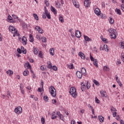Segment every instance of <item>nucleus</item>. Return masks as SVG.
<instances>
[{"mask_svg": "<svg viewBox=\"0 0 124 124\" xmlns=\"http://www.w3.org/2000/svg\"><path fill=\"white\" fill-rule=\"evenodd\" d=\"M9 31H11L12 33H15L17 36H20V34L17 32V29L15 27L10 25L9 27Z\"/></svg>", "mask_w": 124, "mask_h": 124, "instance_id": "f257e3e1", "label": "nucleus"}, {"mask_svg": "<svg viewBox=\"0 0 124 124\" xmlns=\"http://www.w3.org/2000/svg\"><path fill=\"white\" fill-rule=\"evenodd\" d=\"M69 93L70 94L72 95L73 97H77V93L76 92V88H75V87H71L70 89Z\"/></svg>", "mask_w": 124, "mask_h": 124, "instance_id": "f03ea898", "label": "nucleus"}, {"mask_svg": "<svg viewBox=\"0 0 124 124\" xmlns=\"http://www.w3.org/2000/svg\"><path fill=\"white\" fill-rule=\"evenodd\" d=\"M46 17L47 19H51L50 13L48 12V10H47V9L46 8L45 13H43V19H46Z\"/></svg>", "mask_w": 124, "mask_h": 124, "instance_id": "7ed1b4c3", "label": "nucleus"}, {"mask_svg": "<svg viewBox=\"0 0 124 124\" xmlns=\"http://www.w3.org/2000/svg\"><path fill=\"white\" fill-rule=\"evenodd\" d=\"M49 92L53 97H55L57 95V92H56V89L53 86H51L49 88Z\"/></svg>", "mask_w": 124, "mask_h": 124, "instance_id": "20e7f679", "label": "nucleus"}, {"mask_svg": "<svg viewBox=\"0 0 124 124\" xmlns=\"http://www.w3.org/2000/svg\"><path fill=\"white\" fill-rule=\"evenodd\" d=\"M15 112L16 114H21L22 113V108L21 107H18L15 109Z\"/></svg>", "mask_w": 124, "mask_h": 124, "instance_id": "39448f33", "label": "nucleus"}, {"mask_svg": "<svg viewBox=\"0 0 124 124\" xmlns=\"http://www.w3.org/2000/svg\"><path fill=\"white\" fill-rule=\"evenodd\" d=\"M76 75L78 78L79 79H82V77H83V74H82L81 72L79 71H77Z\"/></svg>", "mask_w": 124, "mask_h": 124, "instance_id": "423d86ee", "label": "nucleus"}, {"mask_svg": "<svg viewBox=\"0 0 124 124\" xmlns=\"http://www.w3.org/2000/svg\"><path fill=\"white\" fill-rule=\"evenodd\" d=\"M108 31L109 33H118L117 30H116V29H114L113 28L108 29Z\"/></svg>", "mask_w": 124, "mask_h": 124, "instance_id": "0eeeda50", "label": "nucleus"}, {"mask_svg": "<svg viewBox=\"0 0 124 124\" xmlns=\"http://www.w3.org/2000/svg\"><path fill=\"white\" fill-rule=\"evenodd\" d=\"M75 35L76 36V37H77L78 38H80L81 37V31L77 30L76 31V32H75Z\"/></svg>", "mask_w": 124, "mask_h": 124, "instance_id": "6e6552de", "label": "nucleus"}, {"mask_svg": "<svg viewBox=\"0 0 124 124\" xmlns=\"http://www.w3.org/2000/svg\"><path fill=\"white\" fill-rule=\"evenodd\" d=\"M78 56L79 57H80L81 59H82V60H85V59H86V56L81 51L78 53Z\"/></svg>", "mask_w": 124, "mask_h": 124, "instance_id": "1a4fd4ad", "label": "nucleus"}, {"mask_svg": "<svg viewBox=\"0 0 124 124\" xmlns=\"http://www.w3.org/2000/svg\"><path fill=\"white\" fill-rule=\"evenodd\" d=\"M73 3L74 6H75V7H76L77 8H79V7H80L79 3H78L77 1H76L75 0H73Z\"/></svg>", "mask_w": 124, "mask_h": 124, "instance_id": "9d476101", "label": "nucleus"}, {"mask_svg": "<svg viewBox=\"0 0 124 124\" xmlns=\"http://www.w3.org/2000/svg\"><path fill=\"white\" fill-rule=\"evenodd\" d=\"M90 0H85L84 1V6H85V7H90Z\"/></svg>", "mask_w": 124, "mask_h": 124, "instance_id": "9b49d317", "label": "nucleus"}, {"mask_svg": "<svg viewBox=\"0 0 124 124\" xmlns=\"http://www.w3.org/2000/svg\"><path fill=\"white\" fill-rule=\"evenodd\" d=\"M51 11L54 13L55 15H57V10L55 9L53 6H51L50 7Z\"/></svg>", "mask_w": 124, "mask_h": 124, "instance_id": "f8f14e48", "label": "nucleus"}, {"mask_svg": "<svg viewBox=\"0 0 124 124\" xmlns=\"http://www.w3.org/2000/svg\"><path fill=\"white\" fill-rule=\"evenodd\" d=\"M22 41L23 45H27V38L26 37L23 36L22 37Z\"/></svg>", "mask_w": 124, "mask_h": 124, "instance_id": "ddd939ff", "label": "nucleus"}, {"mask_svg": "<svg viewBox=\"0 0 124 124\" xmlns=\"http://www.w3.org/2000/svg\"><path fill=\"white\" fill-rule=\"evenodd\" d=\"M100 93L102 97H107V95H106V92L103 91V90H101L100 91Z\"/></svg>", "mask_w": 124, "mask_h": 124, "instance_id": "4468645a", "label": "nucleus"}, {"mask_svg": "<svg viewBox=\"0 0 124 124\" xmlns=\"http://www.w3.org/2000/svg\"><path fill=\"white\" fill-rule=\"evenodd\" d=\"M80 72L82 73V75L85 76V75H86V73H87V71H86V68L82 67L81 69Z\"/></svg>", "mask_w": 124, "mask_h": 124, "instance_id": "2eb2a0df", "label": "nucleus"}, {"mask_svg": "<svg viewBox=\"0 0 124 124\" xmlns=\"http://www.w3.org/2000/svg\"><path fill=\"white\" fill-rule=\"evenodd\" d=\"M94 13L98 16L100 15V10H99L98 8H96L94 10Z\"/></svg>", "mask_w": 124, "mask_h": 124, "instance_id": "dca6fc26", "label": "nucleus"}, {"mask_svg": "<svg viewBox=\"0 0 124 124\" xmlns=\"http://www.w3.org/2000/svg\"><path fill=\"white\" fill-rule=\"evenodd\" d=\"M25 68L27 67L28 69H31V64L28 62V63H26L24 65Z\"/></svg>", "mask_w": 124, "mask_h": 124, "instance_id": "f3484780", "label": "nucleus"}, {"mask_svg": "<svg viewBox=\"0 0 124 124\" xmlns=\"http://www.w3.org/2000/svg\"><path fill=\"white\" fill-rule=\"evenodd\" d=\"M81 90L82 92H84L86 90V85L84 84V82L81 83Z\"/></svg>", "mask_w": 124, "mask_h": 124, "instance_id": "a211bd4d", "label": "nucleus"}, {"mask_svg": "<svg viewBox=\"0 0 124 124\" xmlns=\"http://www.w3.org/2000/svg\"><path fill=\"white\" fill-rule=\"evenodd\" d=\"M29 41L31 43H32V42H33V41H34V39H33V36H32V35H31V34H30Z\"/></svg>", "mask_w": 124, "mask_h": 124, "instance_id": "6ab92c4d", "label": "nucleus"}, {"mask_svg": "<svg viewBox=\"0 0 124 124\" xmlns=\"http://www.w3.org/2000/svg\"><path fill=\"white\" fill-rule=\"evenodd\" d=\"M84 37L85 41H92V39L90 38L88 36L84 35Z\"/></svg>", "mask_w": 124, "mask_h": 124, "instance_id": "aec40b11", "label": "nucleus"}, {"mask_svg": "<svg viewBox=\"0 0 124 124\" xmlns=\"http://www.w3.org/2000/svg\"><path fill=\"white\" fill-rule=\"evenodd\" d=\"M38 51H39V50L38 49V48H37V47L33 48V53L34 55H37Z\"/></svg>", "mask_w": 124, "mask_h": 124, "instance_id": "412c9836", "label": "nucleus"}, {"mask_svg": "<svg viewBox=\"0 0 124 124\" xmlns=\"http://www.w3.org/2000/svg\"><path fill=\"white\" fill-rule=\"evenodd\" d=\"M117 34H118V33H112L110 34V36L111 38H113V39H116V38H117V37L116 36Z\"/></svg>", "mask_w": 124, "mask_h": 124, "instance_id": "4be33fe9", "label": "nucleus"}, {"mask_svg": "<svg viewBox=\"0 0 124 124\" xmlns=\"http://www.w3.org/2000/svg\"><path fill=\"white\" fill-rule=\"evenodd\" d=\"M99 120L100 122V123H103L104 121V117L102 116H98Z\"/></svg>", "mask_w": 124, "mask_h": 124, "instance_id": "5701e85b", "label": "nucleus"}, {"mask_svg": "<svg viewBox=\"0 0 124 124\" xmlns=\"http://www.w3.org/2000/svg\"><path fill=\"white\" fill-rule=\"evenodd\" d=\"M115 12H116L117 14H118V15H121L122 12H121V10L118 8L115 9Z\"/></svg>", "mask_w": 124, "mask_h": 124, "instance_id": "b1692460", "label": "nucleus"}, {"mask_svg": "<svg viewBox=\"0 0 124 124\" xmlns=\"http://www.w3.org/2000/svg\"><path fill=\"white\" fill-rule=\"evenodd\" d=\"M29 73H30V72H29V71H28V70H25L23 72V75H24V76H28V75H29Z\"/></svg>", "mask_w": 124, "mask_h": 124, "instance_id": "393cba45", "label": "nucleus"}, {"mask_svg": "<svg viewBox=\"0 0 124 124\" xmlns=\"http://www.w3.org/2000/svg\"><path fill=\"white\" fill-rule=\"evenodd\" d=\"M55 51V50L54 49V48H51L49 50V53L51 56H54V53L53 52Z\"/></svg>", "mask_w": 124, "mask_h": 124, "instance_id": "a878e982", "label": "nucleus"}, {"mask_svg": "<svg viewBox=\"0 0 124 124\" xmlns=\"http://www.w3.org/2000/svg\"><path fill=\"white\" fill-rule=\"evenodd\" d=\"M47 68H49V69H51V68H52V63L51 62H47Z\"/></svg>", "mask_w": 124, "mask_h": 124, "instance_id": "bb28decb", "label": "nucleus"}, {"mask_svg": "<svg viewBox=\"0 0 124 124\" xmlns=\"http://www.w3.org/2000/svg\"><path fill=\"white\" fill-rule=\"evenodd\" d=\"M6 73L9 75V76H11L13 74V71H11V70H9L6 72Z\"/></svg>", "mask_w": 124, "mask_h": 124, "instance_id": "cd10ccee", "label": "nucleus"}, {"mask_svg": "<svg viewBox=\"0 0 124 124\" xmlns=\"http://www.w3.org/2000/svg\"><path fill=\"white\" fill-rule=\"evenodd\" d=\"M93 62V64L96 66V67H98V65H97V59H94Z\"/></svg>", "mask_w": 124, "mask_h": 124, "instance_id": "c85d7f7f", "label": "nucleus"}, {"mask_svg": "<svg viewBox=\"0 0 124 124\" xmlns=\"http://www.w3.org/2000/svg\"><path fill=\"white\" fill-rule=\"evenodd\" d=\"M33 16L35 18V19L37 20V21H38L39 20V18H38V16H37V14H33Z\"/></svg>", "mask_w": 124, "mask_h": 124, "instance_id": "c756f323", "label": "nucleus"}, {"mask_svg": "<svg viewBox=\"0 0 124 124\" xmlns=\"http://www.w3.org/2000/svg\"><path fill=\"white\" fill-rule=\"evenodd\" d=\"M94 84H95V85H96V86H99L100 85V84H99V82H98V81H97L96 80L94 79L93 81Z\"/></svg>", "mask_w": 124, "mask_h": 124, "instance_id": "7c9ffc66", "label": "nucleus"}, {"mask_svg": "<svg viewBox=\"0 0 124 124\" xmlns=\"http://www.w3.org/2000/svg\"><path fill=\"white\" fill-rule=\"evenodd\" d=\"M59 19L61 23H63V22H64V20L63 19V17L62 16H59Z\"/></svg>", "mask_w": 124, "mask_h": 124, "instance_id": "2f4dec72", "label": "nucleus"}, {"mask_svg": "<svg viewBox=\"0 0 124 124\" xmlns=\"http://www.w3.org/2000/svg\"><path fill=\"white\" fill-rule=\"evenodd\" d=\"M8 18L10 21V23H13V18L10 16H8Z\"/></svg>", "mask_w": 124, "mask_h": 124, "instance_id": "473e14b6", "label": "nucleus"}, {"mask_svg": "<svg viewBox=\"0 0 124 124\" xmlns=\"http://www.w3.org/2000/svg\"><path fill=\"white\" fill-rule=\"evenodd\" d=\"M104 71H109V67L105 66L103 68Z\"/></svg>", "mask_w": 124, "mask_h": 124, "instance_id": "72a5a7b5", "label": "nucleus"}, {"mask_svg": "<svg viewBox=\"0 0 124 124\" xmlns=\"http://www.w3.org/2000/svg\"><path fill=\"white\" fill-rule=\"evenodd\" d=\"M38 56L39 57V58L43 59V54H42V51H39Z\"/></svg>", "mask_w": 124, "mask_h": 124, "instance_id": "f704fd0d", "label": "nucleus"}, {"mask_svg": "<svg viewBox=\"0 0 124 124\" xmlns=\"http://www.w3.org/2000/svg\"><path fill=\"white\" fill-rule=\"evenodd\" d=\"M58 117H60V120L63 121V122H64V120H63V115H62V114L60 113V115H58Z\"/></svg>", "mask_w": 124, "mask_h": 124, "instance_id": "c9c22d12", "label": "nucleus"}, {"mask_svg": "<svg viewBox=\"0 0 124 124\" xmlns=\"http://www.w3.org/2000/svg\"><path fill=\"white\" fill-rule=\"evenodd\" d=\"M47 39L45 37H42V42H44L45 43L46 42Z\"/></svg>", "mask_w": 124, "mask_h": 124, "instance_id": "e433bc0d", "label": "nucleus"}, {"mask_svg": "<svg viewBox=\"0 0 124 124\" xmlns=\"http://www.w3.org/2000/svg\"><path fill=\"white\" fill-rule=\"evenodd\" d=\"M104 48L105 51H107V52H108V51H109V49H108V46H107V45H104Z\"/></svg>", "mask_w": 124, "mask_h": 124, "instance_id": "4c0bfd02", "label": "nucleus"}, {"mask_svg": "<svg viewBox=\"0 0 124 124\" xmlns=\"http://www.w3.org/2000/svg\"><path fill=\"white\" fill-rule=\"evenodd\" d=\"M109 23L111 24V25H113V24H114V19H113L112 17H110Z\"/></svg>", "mask_w": 124, "mask_h": 124, "instance_id": "58836bf2", "label": "nucleus"}, {"mask_svg": "<svg viewBox=\"0 0 124 124\" xmlns=\"http://www.w3.org/2000/svg\"><path fill=\"white\" fill-rule=\"evenodd\" d=\"M95 101L96 103L99 104L100 102V101H99V99L97 98V97H95Z\"/></svg>", "mask_w": 124, "mask_h": 124, "instance_id": "ea45409f", "label": "nucleus"}, {"mask_svg": "<svg viewBox=\"0 0 124 124\" xmlns=\"http://www.w3.org/2000/svg\"><path fill=\"white\" fill-rule=\"evenodd\" d=\"M38 31H39V33H43V32H44L43 30H42L41 28H40V29L38 30Z\"/></svg>", "mask_w": 124, "mask_h": 124, "instance_id": "a19ab883", "label": "nucleus"}, {"mask_svg": "<svg viewBox=\"0 0 124 124\" xmlns=\"http://www.w3.org/2000/svg\"><path fill=\"white\" fill-rule=\"evenodd\" d=\"M44 100H45V101L47 102L49 100V98L47 97V95H46L44 97Z\"/></svg>", "mask_w": 124, "mask_h": 124, "instance_id": "79ce46f5", "label": "nucleus"}, {"mask_svg": "<svg viewBox=\"0 0 124 124\" xmlns=\"http://www.w3.org/2000/svg\"><path fill=\"white\" fill-rule=\"evenodd\" d=\"M41 123L42 124H45V119L42 117L41 119Z\"/></svg>", "mask_w": 124, "mask_h": 124, "instance_id": "37998d69", "label": "nucleus"}, {"mask_svg": "<svg viewBox=\"0 0 124 124\" xmlns=\"http://www.w3.org/2000/svg\"><path fill=\"white\" fill-rule=\"evenodd\" d=\"M102 41H103V42H104V43H107V39L106 38H104L103 37H101Z\"/></svg>", "mask_w": 124, "mask_h": 124, "instance_id": "c03bdc74", "label": "nucleus"}, {"mask_svg": "<svg viewBox=\"0 0 124 124\" xmlns=\"http://www.w3.org/2000/svg\"><path fill=\"white\" fill-rule=\"evenodd\" d=\"M68 67L70 69H73V68H74V66L73 65V64H71L68 66Z\"/></svg>", "mask_w": 124, "mask_h": 124, "instance_id": "a18cd8bd", "label": "nucleus"}, {"mask_svg": "<svg viewBox=\"0 0 124 124\" xmlns=\"http://www.w3.org/2000/svg\"><path fill=\"white\" fill-rule=\"evenodd\" d=\"M121 60L124 62V53L121 54Z\"/></svg>", "mask_w": 124, "mask_h": 124, "instance_id": "49530a36", "label": "nucleus"}, {"mask_svg": "<svg viewBox=\"0 0 124 124\" xmlns=\"http://www.w3.org/2000/svg\"><path fill=\"white\" fill-rule=\"evenodd\" d=\"M45 3L46 5V6H49V5H50V3H49V2L46 0H45Z\"/></svg>", "mask_w": 124, "mask_h": 124, "instance_id": "de8ad7c7", "label": "nucleus"}, {"mask_svg": "<svg viewBox=\"0 0 124 124\" xmlns=\"http://www.w3.org/2000/svg\"><path fill=\"white\" fill-rule=\"evenodd\" d=\"M56 7L58 8H61V3L60 2L56 3Z\"/></svg>", "mask_w": 124, "mask_h": 124, "instance_id": "09e8293b", "label": "nucleus"}, {"mask_svg": "<svg viewBox=\"0 0 124 124\" xmlns=\"http://www.w3.org/2000/svg\"><path fill=\"white\" fill-rule=\"evenodd\" d=\"M52 69H53L54 71H57V70H58V68L57 67V66L53 65L52 67Z\"/></svg>", "mask_w": 124, "mask_h": 124, "instance_id": "8fccbe9b", "label": "nucleus"}, {"mask_svg": "<svg viewBox=\"0 0 124 124\" xmlns=\"http://www.w3.org/2000/svg\"><path fill=\"white\" fill-rule=\"evenodd\" d=\"M90 60L92 62H93L94 61V58L92 56V53H90Z\"/></svg>", "mask_w": 124, "mask_h": 124, "instance_id": "3c124183", "label": "nucleus"}, {"mask_svg": "<svg viewBox=\"0 0 124 124\" xmlns=\"http://www.w3.org/2000/svg\"><path fill=\"white\" fill-rule=\"evenodd\" d=\"M17 51L18 52V54H22V50L19 48L17 49Z\"/></svg>", "mask_w": 124, "mask_h": 124, "instance_id": "603ef678", "label": "nucleus"}, {"mask_svg": "<svg viewBox=\"0 0 124 124\" xmlns=\"http://www.w3.org/2000/svg\"><path fill=\"white\" fill-rule=\"evenodd\" d=\"M12 17H13V18H14V19H17V20H18L19 19V17L15 15H13Z\"/></svg>", "mask_w": 124, "mask_h": 124, "instance_id": "864d4df0", "label": "nucleus"}, {"mask_svg": "<svg viewBox=\"0 0 124 124\" xmlns=\"http://www.w3.org/2000/svg\"><path fill=\"white\" fill-rule=\"evenodd\" d=\"M41 70H45V69H46V67H45V66H41Z\"/></svg>", "mask_w": 124, "mask_h": 124, "instance_id": "5fc2aeb1", "label": "nucleus"}, {"mask_svg": "<svg viewBox=\"0 0 124 124\" xmlns=\"http://www.w3.org/2000/svg\"><path fill=\"white\" fill-rule=\"evenodd\" d=\"M86 88L88 89V90H89V89L90 88V86H89V81H87Z\"/></svg>", "mask_w": 124, "mask_h": 124, "instance_id": "6e6d98bb", "label": "nucleus"}, {"mask_svg": "<svg viewBox=\"0 0 124 124\" xmlns=\"http://www.w3.org/2000/svg\"><path fill=\"white\" fill-rule=\"evenodd\" d=\"M101 18H102V19H105V18H106V15L102 14V15H101Z\"/></svg>", "mask_w": 124, "mask_h": 124, "instance_id": "4d7b16f0", "label": "nucleus"}, {"mask_svg": "<svg viewBox=\"0 0 124 124\" xmlns=\"http://www.w3.org/2000/svg\"><path fill=\"white\" fill-rule=\"evenodd\" d=\"M43 81L41 80V87H42L41 89L42 90H43Z\"/></svg>", "mask_w": 124, "mask_h": 124, "instance_id": "13d9d810", "label": "nucleus"}, {"mask_svg": "<svg viewBox=\"0 0 124 124\" xmlns=\"http://www.w3.org/2000/svg\"><path fill=\"white\" fill-rule=\"evenodd\" d=\"M20 88L21 93H22V94H24V89H23L22 88V87H21V86H20Z\"/></svg>", "mask_w": 124, "mask_h": 124, "instance_id": "bf43d9fd", "label": "nucleus"}, {"mask_svg": "<svg viewBox=\"0 0 124 124\" xmlns=\"http://www.w3.org/2000/svg\"><path fill=\"white\" fill-rule=\"evenodd\" d=\"M57 102V101H56V100L55 99H53L52 100V103H53V104H55V103H56Z\"/></svg>", "mask_w": 124, "mask_h": 124, "instance_id": "052dcab7", "label": "nucleus"}, {"mask_svg": "<svg viewBox=\"0 0 124 124\" xmlns=\"http://www.w3.org/2000/svg\"><path fill=\"white\" fill-rule=\"evenodd\" d=\"M51 119L52 120H55V119H57V116L53 115V116H51Z\"/></svg>", "mask_w": 124, "mask_h": 124, "instance_id": "680f3d73", "label": "nucleus"}, {"mask_svg": "<svg viewBox=\"0 0 124 124\" xmlns=\"http://www.w3.org/2000/svg\"><path fill=\"white\" fill-rule=\"evenodd\" d=\"M40 29V27L37 26L35 27V30H37V31H38Z\"/></svg>", "mask_w": 124, "mask_h": 124, "instance_id": "e2e57ef3", "label": "nucleus"}, {"mask_svg": "<svg viewBox=\"0 0 124 124\" xmlns=\"http://www.w3.org/2000/svg\"><path fill=\"white\" fill-rule=\"evenodd\" d=\"M21 52H22L23 54H27V50L24 49V50H22Z\"/></svg>", "mask_w": 124, "mask_h": 124, "instance_id": "0e129e2a", "label": "nucleus"}, {"mask_svg": "<svg viewBox=\"0 0 124 124\" xmlns=\"http://www.w3.org/2000/svg\"><path fill=\"white\" fill-rule=\"evenodd\" d=\"M117 116V112H115L114 113H113V117H114V118H115V117H116Z\"/></svg>", "mask_w": 124, "mask_h": 124, "instance_id": "69168bd1", "label": "nucleus"}, {"mask_svg": "<svg viewBox=\"0 0 124 124\" xmlns=\"http://www.w3.org/2000/svg\"><path fill=\"white\" fill-rule=\"evenodd\" d=\"M121 8H122V10H123L124 12V4H122L121 5Z\"/></svg>", "mask_w": 124, "mask_h": 124, "instance_id": "338daca9", "label": "nucleus"}, {"mask_svg": "<svg viewBox=\"0 0 124 124\" xmlns=\"http://www.w3.org/2000/svg\"><path fill=\"white\" fill-rule=\"evenodd\" d=\"M120 124H124V120H121L120 121Z\"/></svg>", "mask_w": 124, "mask_h": 124, "instance_id": "774afa93", "label": "nucleus"}]
</instances>
